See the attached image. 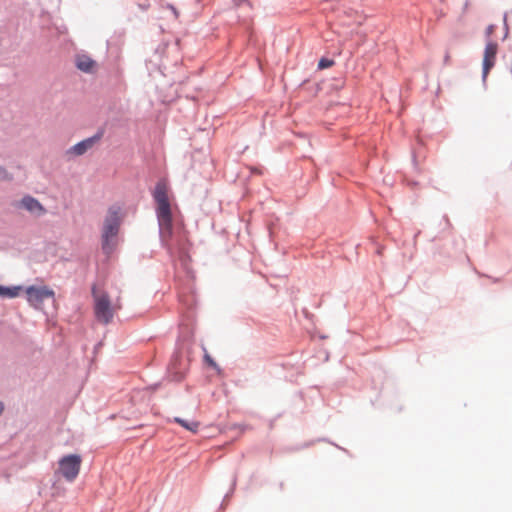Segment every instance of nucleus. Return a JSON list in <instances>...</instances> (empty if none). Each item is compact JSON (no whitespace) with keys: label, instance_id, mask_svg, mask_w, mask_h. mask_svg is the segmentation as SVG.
I'll return each instance as SVG.
<instances>
[{"label":"nucleus","instance_id":"f257e3e1","mask_svg":"<svg viewBox=\"0 0 512 512\" xmlns=\"http://www.w3.org/2000/svg\"><path fill=\"white\" fill-rule=\"evenodd\" d=\"M168 191L167 182L161 180L155 186L153 197L156 202V215L161 240L168 248H173L182 246L187 239V233L182 223L173 222Z\"/></svg>","mask_w":512,"mask_h":512},{"label":"nucleus","instance_id":"f03ea898","mask_svg":"<svg viewBox=\"0 0 512 512\" xmlns=\"http://www.w3.org/2000/svg\"><path fill=\"white\" fill-rule=\"evenodd\" d=\"M122 221L121 207L113 205L107 210L102 228V246L109 252L114 245V239L118 235Z\"/></svg>","mask_w":512,"mask_h":512},{"label":"nucleus","instance_id":"7ed1b4c3","mask_svg":"<svg viewBox=\"0 0 512 512\" xmlns=\"http://www.w3.org/2000/svg\"><path fill=\"white\" fill-rule=\"evenodd\" d=\"M93 295L95 299L94 309L96 318L105 324L109 323L113 318V308L109 296L104 292L97 293L95 289L93 290Z\"/></svg>","mask_w":512,"mask_h":512},{"label":"nucleus","instance_id":"20e7f679","mask_svg":"<svg viewBox=\"0 0 512 512\" xmlns=\"http://www.w3.org/2000/svg\"><path fill=\"white\" fill-rule=\"evenodd\" d=\"M81 457L76 454L64 456L59 460V472L67 481H73L79 474Z\"/></svg>","mask_w":512,"mask_h":512},{"label":"nucleus","instance_id":"39448f33","mask_svg":"<svg viewBox=\"0 0 512 512\" xmlns=\"http://www.w3.org/2000/svg\"><path fill=\"white\" fill-rule=\"evenodd\" d=\"M27 301L35 309H42L46 299H54L55 293L46 286H29L26 289Z\"/></svg>","mask_w":512,"mask_h":512},{"label":"nucleus","instance_id":"423d86ee","mask_svg":"<svg viewBox=\"0 0 512 512\" xmlns=\"http://www.w3.org/2000/svg\"><path fill=\"white\" fill-rule=\"evenodd\" d=\"M497 51H498L497 43L489 41L486 44V47L484 50V55H483V78L484 79L487 77L490 70L495 65Z\"/></svg>","mask_w":512,"mask_h":512},{"label":"nucleus","instance_id":"0eeeda50","mask_svg":"<svg viewBox=\"0 0 512 512\" xmlns=\"http://www.w3.org/2000/svg\"><path fill=\"white\" fill-rule=\"evenodd\" d=\"M100 137L101 135H95L93 137L87 138L72 146L67 151V153L75 156L83 155L95 145V143L100 139Z\"/></svg>","mask_w":512,"mask_h":512},{"label":"nucleus","instance_id":"6e6552de","mask_svg":"<svg viewBox=\"0 0 512 512\" xmlns=\"http://www.w3.org/2000/svg\"><path fill=\"white\" fill-rule=\"evenodd\" d=\"M75 63L76 67L85 73L94 72L97 66L96 62L91 57L85 54L77 55Z\"/></svg>","mask_w":512,"mask_h":512},{"label":"nucleus","instance_id":"1a4fd4ad","mask_svg":"<svg viewBox=\"0 0 512 512\" xmlns=\"http://www.w3.org/2000/svg\"><path fill=\"white\" fill-rule=\"evenodd\" d=\"M21 206L27 211L37 215H42L46 212L42 204L31 196L23 197L21 200Z\"/></svg>","mask_w":512,"mask_h":512},{"label":"nucleus","instance_id":"9d476101","mask_svg":"<svg viewBox=\"0 0 512 512\" xmlns=\"http://www.w3.org/2000/svg\"><path fill=\"white\" fill-rule=\"evenodd\" d=\"M20 290V287H5L0 285V297L15 298L19 295Z\"/></svg>","mask_w":512,"mask_h":512},{"label":"nucleus","instance_id":"9b49d317","mask_svg":"<svg viewBox=\"0 0 512 512\" xmlns=\"http://www.w3.org/2000/svg\"><path fill=\"white\" fill-rule=\"evenodd\" d=\"M174 421L181 425L182 427H184L185 429H187L188 431H191L193 433H196L198 431L199 422L187 421L179 417L174 418Z\"/></svg>","mask_w":512,"mask_h":512},{"label":"nucleus","instance_id":"f8f14e48","mask_svg":"<svg viewBox=\"0 0 512 512\" xmlns=\"http://www.w3.org/2000/svg\"><path fill=\"white\" fill-rule=\"evenodd\" d=\"M333 64H334L333 60H330V59H327V58H322V59H320V61L318 63V68L319 69H326V68L331 67Z\"/></svg>","mask_w":512,"mask_h":512},{"label":"nucleus","instance_id":"ddd939ff","mask_svg":"<svg viewBox=\"0 0 512 512\" xmlns=\"http://www.w3.org/2000/svg\"><path fill=\"white\" fill-rule=\"evenodd\" d=\"M204 359L209 366H211L214 369L219 370L217 363L211 358V356L209 354L206 353L204 356Z\"/></svg>","mask_w":512,"mask_h":512},{"label":"nucleus","instance_id":"4468645a","mask_svg":"<svg viewBox=\"0 0 512 512\" xmlns=\"http://www.w3.org/2000/svg\"><path fill=\"white\" fill-rule=\"evenodd\" d=\"M12 176L0 166V180H11Z\"/></svg>","mask_w":512,"mask_h":512},{"label":"nucleus","instance_id":"2eb2a0df","mask_svg":"<svg viewBox=\"0 0 512 512\" xmlns=\"http://www.w3.org/2000/svg\"><path fill=\"white\" fill-rule=\"evenodd\" d=\"M495 25H489L487 28H486V36L489 38L491 37V35L495 32Z\"/></svg>","mask_w":512,"mask_h":512},{"label":"nucleus","instance_id":"dca6fc26","mask_svg":"<svg viewBox=\"0 0 512 512\" xmlns=\"http://www.w3.org/2000/svg\"><path fill=\"white\" fill-rule=\"evenodd\" d=\"M444 60H445L446 64L449 63V61H450V54L448 52L446 53Z\"/></svg>","mask_w":512,"mask_h":512}]
</instances>
